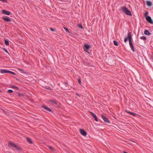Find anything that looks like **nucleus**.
Segmentation results:
<instances>
[{
  "mask_svg": "<svg viewBox=\"0 0 153 153\" xmlns=\"http://www.w3.org/2000/svg\"><path fill=\"white\" fill-rule=\"evenodd\" d=\"M42 107L43 108H44L45 109L48 111L49 112H51L52 111L49 108L46 106L45 105H42Z\"/></svg>",
  "mask_w": 153,
  "mask_h": 153,
  "instance_id": "f8f14e48",
  "label": "nucleus"
},
{
  "mask_svg": "<svg viewBox=\"0 0 153 153\" xmlns=\"http://www.w3.org/2000/svg\"><path fill=\"white\" fill-rule=\"evenodd\" d=\"M114 45L115 46H118V42L116 41H114Z\"/></svg>",
  "mask_w": 153,
  "mask_h": 153,
  "instance_id": "4be33fe9",
  "label": "nucleus"
},
{
  "mask_svg": "<svg viewBox=\"0 0 153 153\" xmlns=\"http://www.w3.org/2000/svg\"><path fill=\"white\" fill-rule=\"evenodd\" d=\"M79 130L80 134L84 136H85L87 134V133L84 129H80Z\"/></svg>",
  "mask_w": 153,
  "mask_h": 153,
  "instance_id": "6e6552de",
  "label": "nucleus"
},
{
  "mask_svg": "<svg viewBox=\"0 0 153 153\" xmlns=\"http://www.w3.org/2000/svg\"><path fill=\"white\" fill-rule=\"evenodd\" d=\"M64 84L65 85H68V83L67 82H65L64 83Z\"/></svg>",
  "mask_w": 153,
  "mask_h": 153,
  "instance_id": "f704fd0d",
  "label": "nucleus"
},
{
  "mask_svg": "<svg viewBox=\"0 0 153 153\" xmlns=\"http://www.w3.org/2000/svg\"><path fill=\"white\" fill-rule=\"evenodd\" d=\"M90 47V45L88 44H85L84 46L83 47L84 51L86 52L89 53L88 51L89 48Z\"/></svg>",
  "mask_w": 153,
  "mask_h": 153,
  "instance_id": "39448f33",
  "label": "nucleus"
},
{
  "mask_svg": "<svg viewBox=\"0 0 153 153\" xmlns=\"http://www.w3.org/2000/svg\"><path fill=\"white\" fill-rule=\"evenodd\" d=\"M50 29L52 31H55V30H54V29H53V28H50Z\"/></svg>",
  "mask_w": 153,
  "mask_h": 153,
  "instance_id": "72a5a7b5",
  "label": "nucleus"
},
{
  "mask_svg": "<svg viewBox=\"0 0 153 153\" xmlns=\"http://www.w3.org/2000/svg\"><path fill=\"white\" fill-rule=\"evenodd\" d=\"M78 27L81 29H83V27L82 25L81 24H79L78 25Z\"/></svg>",
  "mask_w": 153,
  "mask_h": 153,
  "instance_id": "a878e982",
  "label": "nucleus"
},
{
  "mask_svg": "<svg viewBox=\"0 0 153 153\" xmlns=\"http://www.w3.org/2000/svg\"><path fill=\"white\" fill-rule=\"evenodd\" d=\"M147 5L149 7H150L152 5V2L150 1H146Z\"/></svg>",
  "mask_w": 153,
  "mask_h": 153,
  "instance_id": "4468645a",
  "label": "nucleus"
},
{
  "mask_svg": "<svg viewBox=\"0 0 153 153\" xmlns=\"http://www.w3.org/2000/svg\"><path fill=\"white\" fill-rule=\"evenodd\" d=\"M131 34V32H129L128 33L127 36L124 39L125 42H126L128 40H129V42L130 41H131V40H132V36Z\"/></svg>",
  "mask_w": 153,
  "mask_h": 153,
  "instance_id": "7ed1b4c3",
  "label": "nucleus"
},
{
  "mask_svg": "<svg viewBox=\"0 0 153 153\" xmlns=\"http://www.w3.org/2000/svg\"><path fill=\"white\" fill-rule=\"evenodd\" d=\"M7 91L8 93H11L13 92V91L12 90L9 89Z\"/></svg>",
  "mask_w": 153,
  "mask_h": 153,
  "instance_id": "c85d7f7f",
  "label": "nucleus"
},
{
  "mask_svg": "<svg viewBox=\"0 0 153 153\" xmlns=\"http://www.w3.org/2000/svg\"><path fill=\"white\" fill-rule=\"evenodd\" d=\"M26 139L27 142L28 143H30V144H32L33 143V142L30 138L27 137Z\"/></svg>",
  "mask_w": 153,
  "mask_h": 153,
  "instance_id": "f3484780",
  "label": "nucleus"
},
{
  "mask_svg": "<svg viewBox=\"0 0 153 153\" xmlns=\"http://www.w3.org/2000/svg\"><path fill=\"white\" fill-rule=\"evenodd\" d=\"M9 145L10 146H11L15 148L17 150H21V149L20 147L19 146H18L17 145H16V144L13 143L11 142H9Z\"/></svg>",
  "mask_w": 153,
  "mask_h": 153,
  "instance_id": "20e7f679",
  "label": "nucleus"
},
{
  "mask_svg": "<svg viewBox=\"0 0 153 153\" xmlns=\"http://www.w3.org/2000/svg\"><path fill=\"white\" fill-rule=\"evenodd\" d=\"M0 1H1L3 2H7V0H0Z\"/></svg>",
  "mask_w": 153,
  "mask_h": 153,
  "instance_id": "473e14b6",
  "label": "nucleus"
},
{
  "mask_svg": "<svg viewBox=\"0 0 153 153\" xmlns=\"http://www.w3.org/2000/svg\"><path fill=\"white\" fill-rule=\"evenodd\" d=\"M2 19L7 22H10L11 21V19L7 16H6V17H2Z\"/></svg>",
  "mask_w": 153,
  "mask_h": 153,
  "instance_id": "1a4fd4ad",
  "label": "nucleus"
},
{
  "mask_svg": "<svg viewBox=\"0 0 153 153\" xmlns=\"http://www.w3.org/2000/svg\"><path fill=\"white\" fill-rule=\"evenodd\" d=\"M148 12L146 11L145 12L144 14V16L145 17L146 20L150 24H153V20L149 16H148Z\"/></svg>",
  "mask_w": 153,
  "mask_h": 153,
  "instance_id": "f257e3e1",
  "label": "nucleus"
},
{
  "mask_svg": "<svg viewBox=\"0 0 153 153\" xmlns=\"http://www.w3.org/2000/svg\"><path fill=\"white\" fill-rule=\"evenodd\" d=\"M90 113L91 114V115H92V116H93V117L96 115L93 113L92 112H90Z\"/></svg>",
  "mask_w": 153,
  "mask_h": 153,
  "instance_id": "7c9ffc66",
  "label": "nucleus"
},
{
  "mask_svg": "<svg viewBox=\"0 0 153 153\" xmlns=\"http://www.w3.org/2000/svg\"><path fill=\"white\" fill-rule=\"evenodd\" d=\"M19 70L22 73H23L24 72V71L23 70L19 68Z\"/></svg>",
  "mask_w": 153,
  "mask_h": 153,
  "instance_id": "c756f323",
  "label": "nucleus"
},
{
  "mask_svg": "<svg viewBox=\"0 0 153 153\" xmlns=\"http://www.w3.org/2000/svg\"><path fill=\"white\" fill-rule=\"evenodd\" d=\"M4 43L6 45H8L9 44L8 41L5 39L4 40Z\"/></svg>",
  "mask_w": 153,
  "mask_h": 153,
  "instance_id": "6ab92c4d",
  "label": "nucleus"
},
{
  "mask_svg": "<svg viewBox=\"0 0 153 153\" xmlns=\"http://www.w3.org/2000/svg\"><path fill=\"white\" fill-rule=\"evenodd\" d=\"M144 34L146 35L149 36L151 34V33L149 31L147 30H145L144 32Z\"/></svg>",
  "mask_w": 153,
  "mask_h": 153,
  "instance_id": "dca6fc26",
  "label": "nucleus"
},
{
  "mask_svg": "<svg viewBox=\"0 0 153 153\" xmlns=\"http://www.w3.org/2000/svg\"><path fill=\"white\" fill-rule=\"evenodd\" d=\"M126 112L129 114L131 115L134 117H135L136 115H137L136 113L129 111L128 110H126Z\"/></svg>",
  "mask_w": 153,
  "mask_h": 153,
  "instance_id": "9d476101",
  "label": "nucleus"
},
{
  "mask_svg": "<svg viewBox=\"0 0 153 153\" xmlns=\"http://www.w3.org/2000/svg\"><path fill=\"white\" fill-rule=\"evenodd\" d=\"M101 117L103 120L105 122L109 123H110L109 120H108V118L106 117L105 115L103 114L101 115Z\"/></svg>",
  "mask_w": 153,
  "mask_h": 153,
  "instance_id": "423d86ee",
  "label": "nucleus"
},
{
  "mask_svg": "<svg viewBox=\"0 0 153 153\" xmlns=\"http://www.w3.org/2000/svg\"><path fill=\"white\" fill-rule=\"evenodd\" d=\"M151 58L152 59V60H153V54L151 55Z\"/></svg>",
  "mask_w": 153,
  "mask_h": 153,
  "instance_id": "c9c22d12",
  "label": "nucleus"
},
{
  "mask_svg": "<svg viewBox=\"0 0 153 153\" xmlns=\"http://www.w3.org/2000/svg\"><path fill=\"white\" fill-rule=\"evenodd\" d=\"M2 49L3 50L7 53L9 54V53L4 48H2Z\"/></svg>",
  "mask_w": 153,
  "mask_h": 153,
  "instance_id": "bb28decb",
  "label": "nucleus"
},
{
  "mask_svg": "<svg viewBox=\"0 0 153 153\" xmlns=\"http://www.w3.org/2000/svg\"><path fill=\"white\" fill-rule=\"evenodd\" d=\"M122 10L126 15L128 16H131V11L129 10L128 8L125 6H123L122 8Z\"/></svg>",
  "mask_w": 153,
  "mask_h": 153,
  "instance_id": "f03ea898",
  "label": "nucleus"
},
{
  "mask_svg": "<svg viewBox=\"0 0 153 153\" xmlns=\"http://www.w3.org/2000/svg\"><path fill=\"white\" fill-rule=\"evenodd\" d=\"M49 101L50 102H52L53 104L56 105H57V101L55 100H49Z\"/></svg>",
  "mask_w": 153,
  "mask_h": 153,
  "instance_id": "2eb2a0df",
  "label": "nucleus"
},
{
  "mask_svg": "<svg viewBox=\"0 0 153 153\" xmlns=\"http://www.w3.org/2000/svg\"><path fill=\"white\" fill-rule=\"evenodd\" d=\"M9 70L6 69H1V73L2 74L8 73Z\"/></svg>",
  "mask_w": 153,
  "mask_h": 153,
  "instance_id": "ddd939ff",
  "label": "nucleus"
},
{
  "mask_svg": "<svg viewBox=\"0 0 153 153\" xmlns=\"http://www.w3.org/2000/svg\"><path fill=\"white\" fill-rule=\"evenodd\" d=\"M48 148L50 149H51L53 152L55 151V149H54L53 147H52L51 146H49Z\"/></svg>",
  "mask_w": 153,
  "mask_h": 153,
  "instance_id": "aec40b11",
  "label": "nucleus"
},
{
  "mask_svg": "<svg viewBox=\"0 0 153 153\" xmlns=\"http://www.w3.org/2000/svg\"><path fill=\"white\" fill-rule=\"evenodd\" d=\"M8 73L10 74H12L13 75H15V73L14 72L11 71H9H9H8Z\"/></svg>",
  "mask_w": 153,
  "mask_h": 153,
  "instance_id": "cd10ccee",
  "label": "nucleus"
},
{
  "mask_svg": "<svg viewBox=\"0 0 153 153\" xmlns=\"http://www.w3.org/2000/svg\"><path fill=\"white\" fill-rule=\"evenodd\" d=\"M129 44L132 51L133 52H134L135 51V50L134 48V46L132 43V40H131V41H130V42H129Z\"/></svg>",
  "mask_w": 153,
  "mask_h": 153,
  "instance_id": "9b49d317",
  "label": "nucleus"
},
{
  "mask_svg": "<svg viewBox=\"0 0 153 153\" xmlns=\"http://www.w3.org/2000/svg\"><path fill=\"white\" fill-rule=\"evenodd\" d=\"M1 92V91H0V92Z\"/></svg>",
  "mask_w": 153,
  "mask_h": 153,
  "instance_id": "4c0bfd02",
  "label": "nucleus"
},
{
  "mask_svg": "<svg viewBox=\"0 0 153 153\" xmlns=\"http://www.w3.org/2000/svg\"><path fill=\"white\" fill-rule=\"evenodd\" d=\"M46 88L47 89H49V90H50L51 89V88H50V87H48V88Z\"/></svg>",
  "mask_w": 153,
  "mask_h": 153,
  "instance_id": "e433bc0d",
  "label": "nucleus"
},
{
  "mask_svg": "<svg viewBox=\"0 0 153 153\" xmlns=\"http://www.w3.org/2000/svg\"><path fill=\"white\" fill-rule=\"evenodd\" d=\"M11 87L13 88L16 89L18 90H19V88L15 86L12 85L11 86Z\"/></svg>",
  "mask_w": 153,
  "mask_h": 153,
  "instance_id": "a211bd4d",
  "label": "nucleus"
},
{
  "mask_svg": "<svg viewBox=\"0 0 153 153\" xmlns=\"http://www.w3.org/2000/svg\"><path fill=\"white\" fill-rule=\"evenodd\" d=\"M140 39H143V40H146V37L144 36H141L140 37Z\"/></svg>",
  "mask_w": 153,
  "mask_h": 153,
  "instance_id": "b1692460",
  "label": "nucleus"
},
{
  "mask_svg": "<svg viewBox=\"0 0 153 153\" xmlns=\"http://www.w3.org/2000/svg\"><path fill=\"white\" fill-rule=\"evenodd\" d=\"M78 82L79 84L80 85H81V79H78Z\"/></svg>",
  "mask_w": 153,
  "mask_h": 153,
  "instance_id": "2f4dec72",
  "label": "nucleus"
},
{
  "mask_svg": "<svg viewBox=\"0 0 153 153\" xmlns=\"http://www.w3.org/2000/svg\"><path fill=\"white\" fill-rule=\"evenodd\" d=\"M16 93H17L18 94V95L19 97H23L24 96L23 94L22 93H18L17 92Z\"/></svg>",
  "mask_w": 153,
  "mask_h": 153,
  "instance_id": "412c9836",
  "label": "nucleus"
},
{
  "mask_svg": "<svg viewBox=\"0 0 153 153\" xmlns=\"http://www.w3.org/2000/svg\"><path fill=\"white\" fill-rule=\"evenodd\" d=\"M64 27V29L65 30V31L67 32L68 33H70V32H69L68 29L67 28L65 27Z\"/></svg>",
  "mask_w": 153,
  "mask_h": 153,
  "instance_id": "5701e85b",
  "label": "nucleus"
},
{
  "mask_svg": "<svg viewBox=\"0 0 153 153\" xmlns=\"http://www.w3.org/2000/svg\"><path fill=\"white\" fill-rule=\"evenodd\" d=\"M93 117L94 118V120L98 122V119L96 115Z\"/></svg>",
  "mask_w": 153,
  "mask_h": 153,
  "instance_id": "393cba45",
  "label": "nucleus"
},
{
  "mask_svg": "<svg viewBox=\"0 0 153 153\" xmlns=\"http://www.w3.org/2000/svg\"><path fill=\"white\" fill-rule=\"evenodd\" d=\"M2 13L8 16L10 15L11 13L8 10H3L2 11Z\"/></svg>",
  "mask_w": 153,
  "mask_h": 153,
  "instance_id": "0eeeda50",
  "label": "nucleus"
}]
</instances>
